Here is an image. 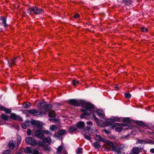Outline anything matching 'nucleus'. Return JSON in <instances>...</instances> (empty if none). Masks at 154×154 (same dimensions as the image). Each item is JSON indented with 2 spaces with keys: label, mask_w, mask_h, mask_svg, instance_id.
<instances>
[{
  "label": "nucleus",
  "mask_w": 154,
  "mask_h": 154,
  "mask_svg": "<svg viewBox=\"0 0 154 154\" xmlns=\"http://www.w3.org/2000/svg\"><path fill=\"white\" fill-rule=\"evenodd\" d=\"M34 139L32 137H27L25 139V141L26 143L30 145L32 141V140Z\"/></svg>",
  "instance_id": "17"
},
{
  "label": "nucleus",
  "mask_w": 154,
  "mask_h": 154,
  "mask_svg": "<svg viewBox=\"0 0 154 154\" xmlns=\"http://www.w3.org/2000/svg\"><path fill=\"white\" fill-rule=\"evenodd\" d=\"M79 14L78 13H76L75 14L74 16L73 17L75 18H78L79 17Z\"/></svg>",
  "instance_id": "53"
},
{
  "label": "nucleus",
  "mask_w": 154,
  "mask_h": 154,
  "mask_svg": "<svg viewBox=\"0 0 154 154\" xmlns=\"http://www.w3.org/2000/svg\"><path fill=\"white\" fill-rule=\"evenodd\" d=\"M124 96L125 97L127 98L130 99L131 97V95L128 92H125L124 93Z\"/></svg>",
  "instance_id": "33"
},
{
  "label": "nucleus",
  "mask_w": 154,
  "mask_h": 154,
  "mask_svg": "<svg viewBox=\"0 0 154 154\" xmlns=\"http://www.w3.org/2000/svg\"><path fill=\"white\" fill-rule=\"evenodd\" d=\"M115 149H113L112 151H116L117 152L118 154H121L122 153L121 152V150L122 149V147L116 146Z\"/></svg>",
  "instance_id": "15"
},
{
  "label": "nucleus",
  "mask_w": 154,
  "mask_h": 154,
  "mask_svg": "<svg viewBox=\"0 0 154 154\" xmlns=\"http://www.w3.org/2000/svg\"><path fill=\"white\" fill-rule=\"evenodd\" d=\"M1 20L2 21V23L4 24V26L5 28L7 27V24L6 23V19L5 17H1Z\"/></svg>",
  "instance_id": "19"
},
{
  "label": "nucleus",
  "mask_w": 154,
  "mask_h": 154,
  "mask_svg": "<svg viewBox=\"0 0 154 154\" xmlns=\"http://www.w3.org/2000/svg\"><path fill=\"white\" fill-rule=\"evenodd\" d=\"M133 153H137V150L135 149V148H134L133 149Z\"/></svg>",
  "instance_id": "61"
},
{
  "label": "nucleus",
  "mask_w": 154,
  "mask_h": 154,
  "mask_svg": "<svg viewBox=\"0 0 154 154\" xmlns=\"http://www.w3.org/2000/svg\"><path fill=\"white\" fill-rule=\"evenodd\" d=\"M96 138L97 140L99 141H102L103 142H105L104 139L100 135L96 134Z\"/></svg>",
  "instance_id": "22"
},
{
  "label": "nucleus",
  "mask_w": 154,
  "mask_h": 154,
  "mask_svg": "<svg viewBox=\"0 0 154 154\" xmlns=\"http://www.w3.org/2000/svg\"><path fill=\"white\" fill-rule=\"evenodd\" d=\"M0 111H4L5 113L10 114L11 112V110L7 109L6 107L0 104Z\"/></svg>",
  "instance_id": "11"
},
{
  "label": "nucleus",
  "mask_w": 154,
  "mask_h": 154,
  "mask_svg": "<svg viewBox=\"0 0 154 154\" xmlns=\"http://www.w3.org/2000/svg\"><path fill=\"white\" fill-rule=\"evenodd\" d=\"M76 126L77 128L82 130L85 127V125L84 122L79 121L76 124Z\"/></svg>",
  "instance_id": "9"
},
{
  "label": "nucleus",
  "mask_w": 154,
  "mask_h": 154,
  "mask_svg": "<svg viewBox=\"0 0 154 154\" xmlns=\"http://www.w3.org/2000/svg\"><path fill=\"white\" fill-rule=\"evenodd\" d=\"M150 152L153 154L154 153V148H152L150 149Z\"/></svg>",
  "instance_id": "63"
},
{
  "label": "nucleus",
  "mask_w": 154,
  "mask_h": 154,
  "mask_svg": "<svg viewBox=\"0 0 154 154\" xmlns=\"http://www.w3.org/2000/svg\"><path fill=\"white\" fill-rule=\"evenodd\" d=\"M91 128V127L89 126H87L85 128H84L82 130V131L86 133L88 132L90 129Z\"/></svg>",
  "instance_id": "31"
},
{
  "label": "nucleus",
  "mask_w": 154,
  "mask_h": 154,
  "mask_svg": "<svg viewBox=\"0 0 154 154\" xmlns=\"http://www.w3.org/2000/svg\"><path fill=\"white\" fill-rule=\"evenodd\" d=\"M31 104L29 102H26L23 104L22 107L26 108H28L30 107Z\"/></svg>",
  "instance_id": "18"
},
{
  "label": "nucleus",
  "mask_w": 154,
  "mask_h": 154,
  "mask_svg": "<svg viewBox=\"0 0 154 154\" xmlns=\"http://www.w3.org/2000/svg\"><path fill=\"white\" fill-rule=\"evenodd\" d=\"M104 124H106V126H109L108 128V130L113 129L116 126L120 125V123H115L114 124L111 123L110 124H109V123L107 122V120L105 122Z\"/></svg>",
  "instance_id": "7"
},
{
  "label": "nucleus",
  "mask_w": 154,
  "mask_h": 154,
  "mask_svg": "<svg viewBox=\"0 0 154 154\" xmlns=\"http://www.w3.org/2000/svg\"><path fill=\"white\" fill-rule=\"evenodd\" d=\"M123 122L129 124L131 122V121L129 117L125 118L122 119Z\"/></svg>",
  "instance_id": "21"
},
{
  "label": "nucleus",
  "mask_w": 154,
  "mask_h": 154,
  "mask_svg": "<svg viewBox=\"0 0 154 154\" xmlns=\"http://www.w3.org/2000/svg\"><path fill=\"white\" fill-rule=\"evenodd\" d=\"M82 148H79L77 149V153L79 154L80 153H82Z\"/></svg>",
  "instance_id": "47"
},
{
  "label": "nucleus",
  "mask_w": 154,
  "mask_h": 154,
  "mask_svg": "<svg viewBox=\"0 0 154 154\" xmlns=\"http://www.w3.org/2000/svg\"><path fill=\"white\" fill-rule=\"evenodd\" d=\"M121 118L118 117H113V119H108L107 120V122L110 124L111 123H113L115 121L120 122Z\"/></svg>",
  "instance_id": "10"
},
{
  "label": "nucleus",
  "mask_w": 154,
  "mask_h": 154,
  "mask_svg": "<svg viewBox=\"0 0 154 154\" xmlns=\"http://www.w3.org/2000/svg\"><path fill=\"white\" fill-rule=\"evenodd\" d=\"M29 114L33 115L34 116H38L39 115H42L43 113H45V112L40 111L39 112L36 109H32L30 110L29 111Z\"/></svg>",
  "instance_id": "5"
},
{
  "label": "nucleus",
  "mask_w": 154,
  "mask_h": 154,
  "mask_svg": "<svg viewBox=\"0 0 154 154\" xmlns=\"http://www.w3.org/2000/svg\"><path fill=\"white\" fill-rule=\"evenodd\" d=\"M11 151L8 149V150H5L3 152V154H11Z\"/></svg>",
  "instance_id": "50"
},
{
  "label": "nucleus",
  "mask_w": 154,
  "mask_h": 154,
  "mask_svg": "<svg viewBox=\"0 0 154 154\" xmlns=\"http://www.w3.org/2000/svg\"><path fill=\"white\" fill-rule=\"evenodd\" d=\"M30 122L32 125L36 126L38 129H42V125L40 121L31 119L30 120Z\"/></svg>",
  "instance_id": "3"
},
{
  "label": "nucleus",
  "mask_w": 154,
  "mask_h": 154,
  "mask_svg": "<svg viewBox=\"0 0 154 154\" xmlns=\"http://www.w3.org/2000/svg\"><path fill=\"white\" fill-rule=\"evenodd\" d=\"M54 120L56 123H57V125H59L60 124V123L59 121V120L57 118H55L54 119Z\"/></svg>",
  "instance_id": "45"
},
{
  "label": "nucleus",
  "mask_w": 154,
  "mask_h": 154,
  "mask_svg": "<svg viewBox=\"0 0 154 154\" xmlns=\"http://www.w3.org/2000/svg\"><path fill=\"white\" fill-rule=\"evenodd\" d=\"M96 123L97 125V126H100V122L98 120V119H97L95 120Z\"/></svg>",
  "instance_id": "58"
},
{
  "label": "nucleus",
  "mask_w": 154,
  "mask_h": 154,
  "mask_svg": "<svg viewBox=\"0 0 154 154\" xmlns=\"http://www.w3.org/2000/svg\"><path fill=\"white\" fill-rule=\"evenodd\" d=\"M122 126V127H125L126 126H127L128 128H130L131 129L133 128H134V125H128L127 124H120V125L119 126Z\"/></svg>",
  "instance_id": "20"
},
{
  "label": "nucleus",
  "mask_w": 154,
  "mask_h": 154,
  "mask_svg": "<svg viewBox=\"0 0 154 154\" xmlns=\"http://www.w3.org/2000/svg\"><path fill=\"white\" fill-rule=\"evenodd\" d=\"M35 136L41 139L44 137L43 130L42 129L36 130L35 133Z\"/></svg>",
  "instance_id": "4"
},
{
  "label": "nucleus",
  "mask_w": 154,
  "mask_h": 154,
  "mask_svg": "<svg viewBox=\"0 0 154 154\" xmlns=\"http://www.w3.org/2000/svg\"><path fill=\"white\" fill-rule=\"evenodd\" d=\"M57 133L58 135L61 136L65 134V129L59 130Z\"/></svg>",
  "instance_id": "25"
},
{
  "label": "nucleus",
  "mask_w": 154,
  "mask_h": 154,
  "mask_svg": "<svg viewBox=\"0 0 154 154\" xmlns=\"http://www.w3.org/2000/svg\"><path fill=\"white\" fill-rule=\"evenodd\" d=\"M123 3L126 5H130L132 3L131 0H122Z\"/></svg>",
  "instance_id": "23"
},
{
  "label": "nucleus",
  "mask_w": 154,
  "mask_h": 154,
  "mask_svg": "<svg viewBox=\"0 0 154 154\" xmlns=\"http://www.w3.org/2000/svg\"><path fill=\"white\" fill-rule=\"evenodd\" d=\"M107 144L109 146L112 148V150L115 149L116 146H115L114 143L113 142L109 141L107 143Z\"/></svg>",
  "instance_id": "26"
},
{
  "label": "nucleus",
  "mask_w": 154,
  "mask_h": 154,
  "mask_svg": "<svg viewBox=\"0 0 154 154\" xmlns=\"http://www.w3.org/2000/svg\"><path fill=\"white\" fill-rule=\"evenodd\" d=\"M43 148L45 151H50L51 150L50 147L48 145H46L43 146Z\"/></svg>",
  "instance_id": "38"
},
{
  "label": "nucleus",
  "mask_w": 154,
  "mask_h": 154,
  "mask_svg": "<svg viewBox=\"0 0 154 154\" xmlns=\"http://www.w3.org/2000/svg\"><path fill=\"white\" fill-rule=\"evenodd\" d=\"M77 128L74 126H71L69 128V131L70 132H72L77 130Z\"/></svg>",
  "instance_id": "29"
},
{
  "label": "nucleus",
  "mask_w": 154,
  "mask_h": 154,
  "mask_svg": "<svg viewBox=\"0 0 154 154\" xmlns=\"http://www.w3.org/2000/svg\"><path fill=\"white\" fill-rule=\"evenodd\" d=\"M32 140L30 145L32 146H36L37 145V142L36 141V140L34 138Z\"/></svg>",
  "instance_id": "30"
},
{
  "label": "nucleus",
  "mask_w": 154,
  "mask_h": 154,
  "mask_svg": "<svg viewBox=\"0 0 154 154\" xmlns=\"http://www.w3.org/2000/svg\"><path fill=\"white\" fill-rule=\"evenodd\" d=\"M72 83L73 85H75L79 83V81L76 79H74L72 80Z\"/></svg>",
  "instance_id": "36"
},
{
  "label": "nucleus",
  "mask_w": 154,
  "mask_h": 154,
  "mask_svg": "<svg viewBox=\"0 0 154 154\" xmlns=\"http://www.w3.org/2000/svg\"><path fill=\"white\" fill-rule=\"evenodd\" d=\"M103 131L106 134H109L110 132L109 131H108L106 129H105L103 130Z\"/></svg>",
  "instance_id": "54"
},
{
  "label": "nucleus",
  "mask_w": 154,
  "mask_h": 154,
  "mask_svg": "<svg viewBox=\"0 0 154 154\" xmlns=\"http://www.w3.org/2000/svg\"><path fill=\"white\" fill-rule=\"evenodd\" d=\"M94 146L95 148H99L101 146V145L99 142L96 141L94 142Z\"/></svg>",
  "instance_id": "24"
},
{
  "label": "nucleus",
  "mask_w": 154,
  "mask_h": 154,
  "mask_svg": "<svg viewBox=\"0 0 154 154\" xmlns=\"http://www.w3.org/2000/svg\"><path fill=\"white\" fill-rule=\"evenodd\" d=\"M17 115L14 113H11V114L10 118L13 120H15Z\"/></svg>",
  "instance_id": "34"
},
{
  "label": "nucleus",
  "mask_w": 154,
  "mask_h": 154,
  "mask_svg": "<svg viewBox=\"0 0 154 154\" xmlns=\"http://www.w3.org/2000/svg\"><path fill=\"white\" fill-rule=\"evenodd\" d=\"M63 149V147L61 145L59 146L57 149V153H61Z\"/></svg>",
  "instance_id": "35"
},
{
  "label": "nucleus",
  "mask_w": 154,
  "mask_h": 154,
  "mask_svg": "<svg viewBox=\"0 0 154 154\" xmlns=\"http://www.w3.org/2000/svg\"><path fill=\"white\" fill-rule=\"evenodd\" d=\"M17 58V57H14L12 59L11 61L10 64L12 65H14L15 63H16L15 60Z\"/></svg>",
  "instance_id": "37"
},
{
  "label": "nucleus",
  "mask_w": 154,
  "mask_h": 154,
  "mask_svg": "<svg viewBox=\"0 0 154 154\" xmlns=\"http://www.w3.org/2000/svg\"><path fill=\"white\" fill-rule=\"evenodd\" d=\"M53 107L52 105L50 104H47L46 105V107L45 110H49L52 109Z\"/></svg>",
  "instance_id": "28"
},
{
  "label": "nucleus",
  "mask_w": 154,
  "mask_h": 154,
  "mask_svg": "<svg viewBox=\"0 0 154 154\" xmlns=\"http://www.w3.org/2000/svg\"><path fill=\"white\" fill-rule=\"evenodd\" d=\"M32 152V150L30 149V148L29 147H27L26 148V152L28 153H30Z\"/></svg>",
  "instance_id": "49"
},
{
  "label": "nucleus",
  "mask_w": 154,
  "mask_h": 154,
  "mask_svg": "<svg viewBox=\"0 0 154 154\" xmlns=\"http://www.w3.org/2000/svg\"><path fill=\"white\" fill-rule=\"evenodd\" d=\"M32 132L30 129H29L27 132V135L28 136H30Z\"/></svg>",
  "instance_id": "52"
},
{
  "label": "nucleus",
  "mask_w": 154,
  "mask_h": 154,
  "mask_svg": "<svg viewBox=\"0 0 154 154\" xmlns=\"http://www.w3.org/2000/svg\"><path fill=\"white\" fill-rule=\"evenodd\" d=\"M83 134L84 136V138L85 139L89 141H91V136L90 134L89 135H87Z\"/></svg>",
  "instance_id": "32"
},
{
  "label": "nucleus",
  "mask_w": 154,
  "mask_h": 154,
  "mask_svg": "<svg viewBox=\"0 0 154 154\" xmlns=\"http://www.w3.org/2000/svg\"><path fill=\"white\" fill-rule=\"evenodd\" d=\"M81 107L84 108L86 111H89L91 113H93L95 111L94 105L89 102H86L85 100L84 104L82 105Z\"/></svg>",
  "instance_id": "2"
},
{
  "label": "nucleus",
  "mask_w": 154,
  "mask_h": 154,
  "mask_svg": "<svg viewBox=\"0 0 154 154\" xmlns=\"http://www.w3.org/2000/svg\"><path fill=\"white\" fill-rule=\"evenodd\" d=\"M80 110L81 112H83L82 113L80 116V118L82 119L84 118H86V116H88L90 115L89 113H88V112L86 111L83 108L81 109Z\"/></svg>",
  "instance_id": "8"
},
{
  "label": "nucleus",
  "mask_w": 154,
  "mask_h": 154,
  "mask_svg": "<svg viewBox=\"0 0 154 154\" xmlns=\"http://www.w3.org/2000/svg\"><path fill=\"white\" fill-rule=\"evenodd\" d=\"M21 138L20 136H18L17 137V141H19V142H21Z\"/></svg>",
  "instance_id": "59"
},
{
  "label": "nucleus",
  "mask_w": 154,
  "mask_h": 154,
  "mask_svg": "<svg viewBox=\"0 0 154 154\" xmlns=\"http://www.w3.org/2000/svg\"><path fill=\"white\" fill-rule=\"evenodd\" d=\"M138 143H142V144L143 140H138Z\"/></svg>",
  "instance_id": "64"
},
{
  "label": "nucleus",
  "mask_w": 154,
  "mask_h": 154,
  "mask_svg": "<svg viewBox=\"0 0 154 154\" xmlns=\"http://www.w3.org/2000/svg\"><path fill=\"white\" fill-rule=\"evenodd\" d=\"M57 129V127L54 125L51 126L50 127V129L52 131H54Z\"/></svg>",
  "instance_id": "41"
},
{
  "label": "nucleus",
  "mask_w": 154,
  "mask_h": 154,
  "mask_svg": "<svg viewBox=\"0 0 154 154\" xmlns=\"http://www.w3.org/2000/svg\"><path fill=\"white\" fill-rule=\"evenodd\" d=\"M32 11L33 12L34 14L38 15L44 12V11L41 9L39 8L36 6H34L32 7Z\"/></svg>",
  "instance_id": "6"
},
{
  "label": "nucleus",
  "mask_w": 154,
  "mask_h": 154,
  "mask_svg": "<svg viewBox=\"0 0 154 154\" xmlns=\"http://www.w3.org/2000/svg\"><path fill=\"white\" fill-rule=\"evenodd\" d=\"M21 126L22 128L24 129H26V125L22 123L21 124Z\"/></svg>",
  "instance_id": "60"
},
{
  "label": "nucleus",
  "mask_w": 154,
  "mask_h": 154,
  "mask_svg": "<svg viewBox=\"0 0 154 154\" xmlns=\"http://www.w3.org/2000/svg\"><path fill=\"white\" fill-rule=\"evenodd\" d=\"M31 10H32V7H31L27 9V12L29 14H31V12H32V11Z\"/></svg>",
  "instance_id": "51"
},
{
  "label": "nucleus",
  "mask_w": 154,
  "mask_h": 154,
  "mask_svg": "<svg viewBox=\"0 0 154 154\" xmlns=\"http://www.w3.org/2000/svg\"><path fill=\"white\" fill-rule=\"evenodd\" d=\"M103 111L101 109H99L96 111L97 115L100 117L103 118L104 115L103 113Z\"/></svg>",
  "instance_id": "16"
},
{
  "label": "nucleus",
  "mask_w": 154,
  "mask_h": 154,
  "mask_svg": "<svg viewBox=\"0 0 154 154\" xmlns=\"http://www.w3.org/2000/svg\"><path fill=\"white\" fill-rule=\"evenodd\" d=\"M1 117L2 119L5 121L8 120L9 118L7 115L4 114H3L1 115Z\"/></svg>",
  "instance_id": "27"
},
{
  "label": "nucleus",
  "mask_w": 154,
  "mask_h": 154,
  "mask_svg": "<svg viewBox=\"0 0 154 154\" xmlns=\"http://www.w3.org/2000/svg\"><path fill=\"white\" fill-rule=\"evenodd\" d=\"M44 143L43 142L38 141L37 142V144L39 146H43L44 145Z\"/></svg>",
  "instance_id": "46"
},
{
  "label": "nucleus",
  "mask_w": 154,
  "mask_h": 154,
  "mask_svg": "<svg viewBox=\"0 0 154 154\" xmlns=\"http://www.w3.org/2000/svg\"><path fill=\"white\" fill-rule=\"evenodd\" d=\"M33 154H39L38 151L37 150H35L33 152Z\"/></svg>",
  "instance_id": "62"
},
{
  "label": "nucleus",
  "mask_w": 154,
  "mask_h": 154,
  "mask_svg": "<svg viewBox=\"0 0 154 154\" xmlns=\"http://www.w3.org/2000/svg\"><path fill=\"white\" fill-rule=\"evenodd\" d=\"M68 103L70 105L75 107H79L84 104L85 100H83L70 99L68 100Z\"/></svg>",
  "instance_id": "1"
},
{
  "label": "nucleus",
  "mask_w": 154,
  "mask_h": 154,
  "mask_svg": "<svg viewBox=\"0 0 154 154\" xmlns=\"http://www.w3.org/2000/svg\"><path fill=\"white\" fill-rule=\"evenodd\" d=\"M16 144V142L14 141L13 140H11L9 141L8 144V146L9 149H13L15 146Z\"/></svg>",
  "instance_id": "13"
},
{
  "label": "nucleus",
  "mask_w": 154,
  "mask_h": 154,
  "mask_svg": "<svg viewBox=\"0 0 154 154\" xmlns=\"http://www.w3.org/2000/svg\"><path fill=\"white\" fill-rule=\"evenodd\" d=\"M141 29L142 32H148V29L147 28H145L144 27H141Z\"/></svg>",
  "instance_id": "48"
},
{
  "label": "nucleus",
  "mask_w": 154,
  "mask_h": 154,
  "mask_svg": "<svg viewBox=\"0 0 154 154\" xmlns=\"http://www.w3.org/2000/svg\"><path fill=\"white\" fill-rule=\"evenodd\" d=\"M54 111H50L48 112V116L49 118H53V116L52 115V114H53V113H54Z\"/></svg>",
  "instance_id": "42"
},
{
  "label": "nucleus",
  "mask_w": 154,
  "mask_h": 154,
  "mask_svg": "<svg viewBox=\"0 0 154 154\" xmlns=\"http://www.w3.org/2000/svg\"><path fill=\"white\" fill-rule=\"evenodd\" d=\"M146 143L149 144V143H152V142H150V141L149 142V141H146L144 140H143L142 144H145Z\"/></svg>",
  "instance_id": "57"
},
{
  "label": "nucleus",
  "mask_w": 154,
  "mask_h": 154,
  "mask_svg": "<svg viewBox=\"0 0 154 154\" xmlns=\"http://www.w3.org/2000/svg\"><path fill=\"white\" fill-rule=\"evenodd\" d=\"M135 123L137 125L143 127L147 128L148 126L147 125L145 124L143 121H137L135 122Z\"/></svg>",
  "instance_id": "14"
},
{
  "label": "nucleus",
  "mask_w": 154,
  "mask_h": 154,
  "mask_svg": "<svg viewBox=\"0 0 154 154\" xmlns=\"http://www.w3.org/2000/svg\"><path fill=\"white\" fill-rule=\"evenodd\" d=\"M30 110H22V112L23 113H26V114L29 113V111Z\"/></svg>",
  "instance_id": "56"
},
{
  "label": "nucleus",
  "mask_w": 154,
  "mask_h": 154,
  "mask_svg": "<svg viewBox=\"0 0 154 154\" xmlns=\"http://www.w3.org/2000/svg\"><path fill=\"white\" fill-rule=\"evenodd\" d=\"M86 124L88 125H93V123L91 121H89L87 122Z\"/></svg>",
  "instance_id": "55"
},
{
  "label": "nucleus",
  "mask_w": 154,
  "mask_h": 154,
  "mask_svg": "<svg viewBox=\"0 0 154 154\" xmlns=\"http://www.w3.org/2000/svg\"><path fill=\"white\" fill-rule=\"evenodd\" d=\"M41 139L42 140L44 143H48V138L47 137H45L44 136L42 138H41Z\"/></svg>",
  "instance_id": "39"
},
{
  "label": "nucleus",
  "mask_w": 154,
  "mask_h": 154,
  "mask_svg": "<svg viewBox=\"0 0 154 154\" xmlns=\"http://www.w3.org/2000/svg\"><path fill=\"white\" fill-rule=\"evenodd\" d=\"M122 128V127H116L115 128V131L116 132H121Z\"/></svg>",
  "instance_id": "40"
},
{
  "label": "nucleus",
  "mask_w": 154,
  "mask_h": 154,
  "mask_svg": "<svg viewBox=\"0 0 154 154\" xmlns=\"http://www.w3.org/2000/svg\"><path fill=\"white\" fill-rule=\"evenodd\" d=\"M15 120H17L20 122L23 121L22 118L19 116H17Z\"/></svg>",
  "instance_id": "43"
},
{
  "label": "nucleus",
  "mask_w": 154,
  "mask_h": 154,
  "mask_svg": "<svg viewBox=\"0 0 154 154\" xmlns=\"http://www.w3.org/2000/svg\"><path fill=\"white\" fill-rule=\"evenodd\" d=\"M46 102L45 101H40L38 104V106L39 109H45Z\"/></svg>",
  "instance_id": "12"
},
{
  "label": "nucleus",
  "mask_w": 154,
  "mask_h": 154,
  "mask_svg": "<svg viewBox=\"0 0 154 154\" xmlns=\"http://www.w3.org/2000/svg\"><path fill=\"white\" fill-rule=\"evenodd\" d=\"M43 132H44V134H46L48 135H51L52 134V133L51 131H48L46 130H43Z\"/></svg>",
  "instance_id": "44"
}]
</instances>
